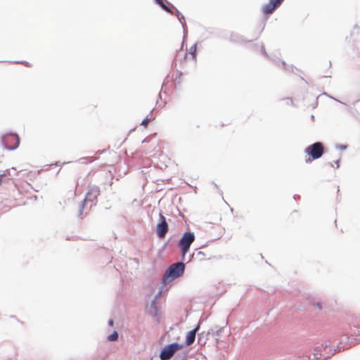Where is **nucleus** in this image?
I'll list each match as a JSON object with an SVG mask.
<instances>
[{
  "label": "nucleus",
  "instance_id": "obj_1",
  "mask_svg": "<svg viewBox=\"0 0 360 360\" xmlns=\"http://www.w3.org/2000/svg\"><path fill=\"white\" fill-rule=\"evenodd\" d=\"M185 264L183 262H176L166 270L162 278V283L164 285H169L172 281L179 278L184 272Z\"/></svg>",
  "mask_w": 360,
  "mask_h": 360
},
{
  "label": "nucleus",
  "instance_id": "obj_2",
  "mask_svg": "<svg viewBox=\"0 0 360 360\" xmlns=\"http://www.w3.org/2000/svg\"><path fill=\"white\" fill-rule=\"evenodd\" d=\"M181 348L182 345L176 342L166 345L162 348L160 354V358L161 360H169L174 356L175 352Z\"/></svg>",
  "mask_w": 360,
  "mask_h": 360
},
{
  "label": "nucleus",
  "instance_id": "obj_3",
  "mask_svg": "<svg viewBox=\"0 0 360 360\" xmlns=\"http://www.w3.org/2000/svg\"><path fill=\"white\" fill-rule=\"evenodd\" d=\"M195 240V235L193 232H186L184 233L179 242V245L181 249L183 256L189 250L191 245Z\"/></svg>",
  "mask_w": 360,
  "mask_h": 360
},
{
  "label": "nucleus",
  "instance_id": "obj_4",
  "mask_svg": "<svg viewBox=\"0 0 360 360\" xmlns=\"http://www.w3.org/2000/svg\"><path fill=\"white\" fill-rule=\"evenodd\" d=\"M2 144L7 150H15L19 146V138L16 134H6L2 137Z\"/></svg>",
  "mask_w": 360,
  "mask_h": 360
},
{
  "label": "nucleus",
  "instance_id": "obj_5",
  "mask_svg": "<svg viewBox=\"0 0 360 360\" xmlns=\"http://www.w3.org/2000/svg\"><path fill=\"white\" fill-rule=\"evenodd\" d=\"M305 152L311 155L314 159H318L323 153V147L320 142H316L307 147Z\"/></svg>",
  "mask_w": 360,
  "mask_h": 360
},
{
  "label": "nucleus",
  "instance_id": "obj_6",
  "mask_svg": "<svg viewBox=\"0 0 360 360\" xmlns=\"http://www.w3.org/2000/svg\"><path fill=\"white\" fill-rule=\"evenodd\" d=\"M160 222L157 225V234L160 238H163L168 231V225L166 221L165 217L160 214Z\"/></svg>",
  "mask_w": 360,
  "mask_h": 360
},
{
  "label": "nucleus",
  "instance_id": "obj_7",
  "mask_svg": "<svg viewBox=\"0 0 360 360\" xmlns=\"http://www.w3.org/2000/svg\"><path fill=\"white\" fill-rule=\"evenodd\" d=\"M99 194V189L97 186H92L89 188L86 198L84 200V203L82 205L81 210L84 209V206L88 204L89 202H92ZM82 210H80V214Z\"/></svg>",
  "mask_w": 360,
  "mask_h": 360
},
{
  "label": "nucleus",
  "instance_id": "obj_8",
  "mask_svg": "<svg viewBox=\"0 0 360 360\" xmlns=\"http://www.w3.org/2000/svg\"><path fill=\"white\" fill-rule=\"evenodd\" d=\"M283 0H269V2L264 6L263 12L265 14L272 13L278 7Z\"/></svg>",
  "mask_w": 360,
  "mask_h": 360
},
{
  "label": "nucleus",
  "instance_id": "obj_9",
  "mask_svg": "<svg viewBox=\"0 0 360 360\" xmlns=\"http://www.w3.org/2000/svg\"><path fill=\"white\" fill-rule=\"evenodd\" d=\"M160 294L161 291L156 295L155 299L147 306L148 312L153 316H157L158 315L159 308L157 304L156 300Z\"/></svg>",
  "mask_w": 360,
  "mask_h": 360
},
{
  "label": "nucleus",
  "instance_id": "obj_10",
  "mask_svg": "<svg viewBox=\"0 0 360 360\" xmlns=\"http://www.w3.org/2000/svg\"><path fill=\"white\" fill-rule=\"evenodd\" d=\"M200 329V323L195 326L194 329L189 331L186 338V343L188 346L192 345L193 342L195 341L196 333Z\"/></svg>",
  "mask_w": 360,
  "mask_h": 360
},
{
  "label": "nucleus",
  "instance_id": "obj_11",
  "mask_svg": "<svg viewBox=\"0 0 360 360\" xmlns=\"http://www.w3.org/2000/svg\"><path fill=\"white\" fill-rule=\"evenodd\" d=\"M224 326H214L210 330H208L207 335L212 334V335H217V338H216V342L219 343V337L221 335V333L222 332H224Z\"/></svg>",
  "mask_w": 360,
  "mask_h": 360
},
{
  "label": "nucleus",
  "instance_id": "obj_12",
  "mask_svg": "<svg viewBox=\"0 0 360 360\" xmlns=\"http://www.w3.org/2000/svg\"><path fill=\"white\" fill-rule=\"evenodd\" d=\"M156 3L161 6L162 8H163L165 11L172 13L171 9L165 5L164 3L165 0H155Z\"/></svg>",
  "mask_w": 360,
  "mask_h": 360
},
{
  "label": "nucleus",
  "instance_id": "obj_13",
  "mask_svg": "<svg viewBox=\"0 0 360 360\" xmlns=\"http://www.w3.org/2000/svg\"><path fill=\"white\" fill-rule=\"evenodd\" d=\"M119 335L117 331H114L111 335H108L107 340L110 342L116 341L118 339Z\"/></svg>",
  "mask_w": 360,
  "mask_h": 360
},
{
  "label": "nucleus",
  "instance_id": "obj_14",
  "mask_svg": "<svg viewBox=\"0 0 360 360\" xmlns=\"http://www.w3.org/2000/svg\"><path fill=\"white\" fill-rule=\"evenodd\" d=\"M196 51V44L193 45L190 48V53L193 55V57H195V53Z\"/></svg>",
  "mask_w": 360,
  "mask_h": 360
},
{
  "label": "nucleus",
  "instance_id": "obj_15",
  "mask_svg": "<svg viewBox=\"0 0 360 360\" xmlns=\"http://www.w3.org/2000/svg\"><path fill=\"white\" fill-rule=\"evenodd\" d=\"M176 16L178 17V18L179 19V20L181 21V24H182V26L184 27V22L181 21V18H184V16L183 15H181L180 16V13L179 11H177V14H176Z\"/></svg>",
  "mask_w": 360,
  "mask_h": 360
},
{
  "label": "nucleus",
  "instance_id": "obj_16",
  "mask_svg": "<svg viewBox=\"0 0 360 360\" xmlns=\"http://www.w3.org/2000/svg\"><path fill=\"white\" fill-rule=\"evenodd\" d=\"M149 122V119L148 118H146L144 119L142 122H141V124L142 125H146Z\"/></svg>",
  "mask_w": 360,
  "mask_h": 360
},
{
  "label": "nucleus",
  "instance_id": "obj_17",
  "mask_svg": "<svg viewBox=\"0 0 360 360\" xmlns=\"http://www.w3.org/2000/svg\"><path fill=\"white\" fill-rule=\"evenodd\" d=\"M331 165H332V167H335H335H336V168H338V167H339V162H338V161H335V162H334V165H333V164H331Z\"/></svg>",
  "mask_w": 360,
  "mask_h": 360
},
{
  "label": "nucleus",
  "instance_id": "obj_18",
  "mask_svg": "<svg viewBox=\"0 0 360 360\" xmlns=\"http://www.w3.org/2000/svg\"><path fill=\"white\" fill-rule=\"evenodd\" d=\"M331 165H332V167H335H335H336V168H338V167H339V162H338V161H335V162H334V165H333V164H331Z\"/></svg>",
  "mask_w": 360,
  "mask_h": 360
},
{
  "label": "nucleus",
  "instance_id": "obj_19",
  "mask_svg": "<svg viewBox=\"0 0 360 360\" xmlns=\"http://www.w3.org/2000/svg\"><path fill=\"white\" fill-rule=\"evenodd\" d=\"M114 324V321L113 320L110 319L108 321V325L110 326H112Z\"/></svg>",
  "mask_w": 360,
  "mask_h": 360
},
{
  "label": "nucleus",
  "instance_id": "obj_20",
  "mask_svg": "<svg viewBox=\"0 0 360 360\" xmlns=\"http://www.w3.org/2000/svg\"><path fill=\"white\" fill-rule=\"evenodd\" d=\"M339 148H340V150H345V149L346 148V146H345L342 145V146H340L339 147Z\"/></svg>",
  "mask_w": 360,
  "mask_h": 360
}]
</instances>
